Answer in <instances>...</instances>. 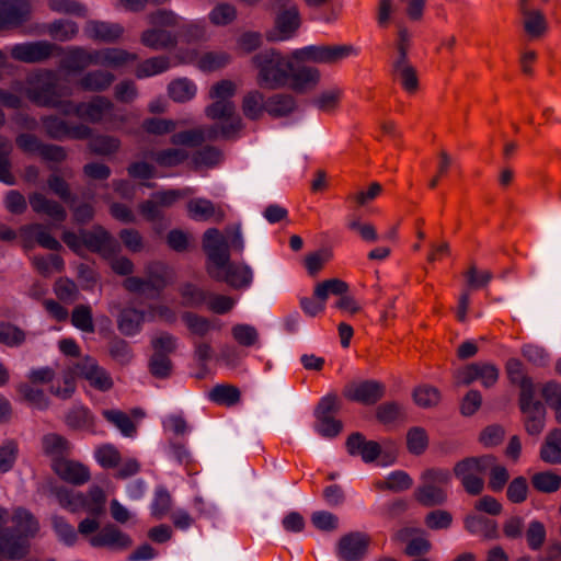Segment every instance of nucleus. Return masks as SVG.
Listing matches in <instances>:
<instances>
[{
	"mask_svg": "<svg viewBox=\"0 0 561 561\" xmlns=\"http://www.w3.org/2000/svg\"><path fill=\"white\" fill-rule=\"evenodd\" d=\"M237 92V85L231 80H221L211 85L209 99L213 103L206 106L205 114L216 123L201 128H194L175 133L171 136V144L175 146L197 147L206 139H232L243 128L240 115L236 113V104L232 101Z\"/></svg>",
	"mask_w": 561,
	"mask_h": 561,
	"instance_id": "nucleus-1",
	"label": "nucleus"
},
{
	"mask_svg": "<svg viewBox=\"0 0 561 561\" xmlns=\"http://www.w3.org/2000/svg\"><path fill=\"white\" fill-rule=\"evenodd\" d=\"M203 250L208 259L207 273L213 279L226 282L236 289L250 287L252 268L245 263L230 262L227 238L217 228L204 232Z\"/></svg>",
	"mask_w": 561,
	"mask_h": 561,
	"instance_id": "nucleus-2",
	"label": "nucleus"
},
{
	"mask_svg": "<svg viewBox=\"0 0 561 561\" xmlns=\"http://www.w3.org/2000/svg\"><path fill=\"white\" fill-rule=\"evenodd\" d=\"M13 528L0 530V553L8 559H21L28 550V538L39 529L36 518L25 508L18 507L12 516Z\"/></svg>",
	"mask_w": 561,
	"mask_h": 561,
	"instance_id": "nucleus-3",
	"label": "nucleus"
},
{
	"mask_svg": "<svg viewBox=\"0 0 561 561\" xmlns=\"http://www.w3.org/2000/svg\"><path fill=\"white\" fill-rule=\"evenodd\" d=\"M257 69L259 87L275 90L289 82L290 61L275 49L263 50L252 58Z\"/></svg>",
	"mask_w": 561,
	"mask_h": 561,
	"instance_id": "nucleus-4",
	"label": "nucleus"
},
{
	"mask_svg": "<svg viewBox=\"0 0 561 561\" xmlns=\"http://www.w3.org/2000/svg\"><path fill=\"white\" fill-rule=\"evenodd\" d=\"M62 241L75 253L80 254L83 249L110 257L117 252L118 244L116 240L101 226H94L92 229H81L79 233L70 230L64 231Z\"/></svg>",
	"mask_w": 561,
	"mask_h": 561,
	"instance_id": "nucleus-5",
	"label": "nucleus"
},
{
	"mask_svg": "<svg viewBox=\"0 0 561 561\" xmlns=\"http://www.w3.org/2000/svg\"><path fill=\"white\" fill-rule=\"evenodd\" d=\"M56 497L60 506L71 513L85 512L89 516L101 517L106 511V493L99 485H92L84 494L68 488H58Z\"/></svg>",
	"mask_w": 561,
	"mask_h": 561,
	"instance_id": "nucleus-6",
	"label": "nucleus"
},
{
	"mask_svg": "<svg viewBox=\"0 0 561 561\" xmlns=\"http://www.w3.org/2000/svg\"><path fill=\"white\" fill-rule=\"evenodd\" d=\"M183 19L171 10H157L148 15L149 23L153 26L142 32L140 42L144 46L153 50H163L178 44V35L163 27H175Z\"/></svg>",
	"mask_w": 561,
	"mask_h": 561,
	"instance_id": "nucleus-7",
	"label": "nucleus"
},
{
	"mask_svg": "<svg viewBox=\"0 0 561 561\" xmlns=\"http://www.w3.org/2000/svg\"><path fill=\"white\" fill-rule=\"evenodd\" d=\"M25 95L37 106H58V96L70 95L58 85L57 73L51 69H38L26 77Z\"/></svg>",
	"mask_w": 561,
	"mask_h": 561,
	"instance_id": "nucleus-8",
	"label": "nucleus"
},
{
	"mask_svg": "<svg viewBox=\"0 0 561 561\" xmlns=\"http://www.w3.org/2000/svg\"><path fill=\"white\" fill-rule=\"evenodd\" d=\"M422 484L415 490L416 501L427 507L442 505L447 500L451 474L446 469H428L421 476Z\"/></svg>",
	"mask_w": 561,
	"mask_h": 561,
	"instance_id": "nucleus-9",
	"label": "nucleus"
},
{
	"mask_svg": "<svg viewBox=\"0 0 561 561\" xmlns=\"http://www.w3.org/2000/svg\"><path fill=\"white\" fill-rule=\"evenodd\" d=\"M494 457L490 455L466 458L456 463L454 473L470 495H478L484 486L483 476L492 467Z\"/></svg>",
	"mask_w": 561,
	"mask_h": 561,
	"instance_id": "nucleus-10",
	"label": "nucleus"
},
{
	"mask_svg": "<svg viewBox=\"0 0 561 561\" xmlns=\"http://www.w3.org/2000/svg\"><path fill=\"white\" fill-rule=\"evenodd\" d=\"M76 116L92 124H123L126 122L124 115H118L114 103L102 95L93 96L87 102H78Z\"/></svg>",
	"mask_w": 561,
	"mask_h": 561,
	"instance_id": "nucleus-11",
	"label": "nucleus"
},
{
	"mask_svg": "<svg viewBox=\"0 0 561 561\" xmlns=\"http://www.w3.org/2000/svg\"><path fill=\"white\" fill-rule=\"evenodd\" d=\"M341 409V402L336 394H327L319 401L314 410V431L322 437L333 438L337 436L343 424L335 417Z\"/></svg>",
	"mask_w": 561,
	"mask_h": 561,
	"instance_id": "nucleus-12",
	"label": "nucleus"
},
{
	"mask_svg": "<svg viewBox=\"0 0 561 561\" xmlns=\"http://www.w3.org/2000/svg\"><path fill=\"white\" fill-rule=\"evenodd\" d=\"M146 275V278L127 277L123 283L124 288L134 294H147L149 298L158 297L168 285L164 267L158 263L149 264Z\"/></svg>",
	"mask_w": 561,
	"mask_h": 561,
	"instance_id": "nucleus-13",
	"label": "nucleus"
},
{
	"mask_svg": "<svg viewBox=\"0 0 561 561\" xmlns=\"http://www.w3.org/2000/svg\"><path fill=\"white\" fill-rule=\"evenodd\" d=\"M12 59L24 64H39L62 51V47L48 41L13 44L7 47Z\"/></svg>",
	"mask_w": 561,
	"mask_h": 561,
	"instance_id": "nucleus-14",
	"label": "nucleus"
},
{
	"mask_svg": "<svg viewBox=\"0 0 561 561\" xmlns=\"http://www.w3.org/2000/svg\"><path fill=\"white\" fill-rule=\"evenodd\" d=\"M41 123L46 136L55 140H85L93 133L92 128L83 123H70L53 114L43 116Z\"/></svg>",
	"mask_w": 561,
	"mask_h": 561,
	"instance_id": "nucleus-15",
	"label": "nucleus"
},
{
	"mask_svg": "<svg viewBox=\"0 0 561 561\" xmlns=\"http://www.w3.org/2000/svg\"><path fill=\"white\" fill-rule=\"evenodd\" d=\"M353 47L348 45H309L291 53L298 61H313L319 64H333L348 57Z\"/></svg>",
	"mask_w": 561,
	"mask_h": 561,
	"instance_id": "nucleus-16",
	"label": "nucleus"
},
{
	"mask_svg": "<svg viewBox=\"0 0 561 561\" xmlns=\"http://www.w3.org/2000/svg\"><path fill=\"white\" fill-rule=\"evenodd\" d=\"M383 383L377 380H360L348 382L343 389V396L350 401L364 405H373L385 394Z\"/></svg>",
	"mask_w": 561,
	"mask_h": 561,
	"instance_id": "nucleus-17",
	"label": "nucleus"
},
{
	"mask_svg": "<svg viewBox=\"0 0 561 561\" xmlns=\"http://www.w3.org/2000/svg\"><path fill=\"white\" fill-rule=\"evenodd\" d=\"M77 376L84 378L91 387L100 391H108L113 387L110 374L91 357L82 358L75 365Z\"/></svg>",
	"mask_w": 561,
	"mask_h": 561,
	"instance_id": "nucleus-18",
	"label": "nucleus"
},
{
	"mask_svg": "<svg viewBox=\"0 0 561 561\" xmlns=\"http://www.w3.org/2000/svg\"><path fill=\"white\" fill-rule=\"evenodd\" d=\"M31 11L28 0H0V28L22 25L30 19Z\"/></svg>",
	"mask_w": 561,
	"mask_h": 561,
	"instance_id": "nucleus-19",
	"label": "nucleus"
},
{
	"mask_svg": "<svg viewBox=\"0 0 561 561\" xmlns=\"http://www.w3.org/2000/svg\"><path fill=\"white\" fill-rule=\"evenodd\" d=\"M301 23L298 8L295 4L282 10L275 21V28L267 33L268 41H287L291 38Z\"/></svg>",
	"mask_w": 561,
	"mask_h": 561,
	"instance_id": "nucleus-20",
	"label": "nucleus"
},
{
	"mask_svg": "<svg viewBox=\"0 0 561 561\" xmlns=\"http://www.w3.org/2000/svg\"><path fill=\"white\" fill-rule=\"evenodd\" d=\"M64 56L59 67L69 73L81 72L91 65H96L94 49H87L82 46L62 47L58 56Z\"/></svg>",
	"mask_w": 561,
	"mask_h": 561,
	"instance_id": "nucleus-21",
	"label": "nucleus"
},
{
	"mask_svg": "<svg viewBox=\"0 0 561 561\" xmlns=\"http://www.w3.org/2000/svg\"><path fill=\"white\" fill-rule=\"evenodd\" d=\"M89 543L94 548L106 547L114 550H125L131 546L133 540L129 535L122 531L116 525L107 524L90 537Z\"/></svg>",
	"mask_w": 561,
	"mask_h": 561,
	"instance_id": "nucleus-22",
	"label": "nucleus"
},
{
	"mask_svg": "<svg viewBox=\"0 0 561 561\" xmlns=\"http://www.w3.org/2000/svg\"><path fill=\"white\" fill-rule=\"evenodd\" d=\"M519 408L524 414L525 428L530 435H538L545 427L546 409L542 402L530 394L526 401L519 399Z\"/></svg>",
	"mask_w": 561,
	"mask_h": 561,
	"instance_id": "nucleus-23",
	"label": "nucleus"
},
{
	"mask_svg": "<svg viewBox=\"0 0 561 561\" xmlns=\"http://www.w3.org/2000/svg\"><path fill=\"white\" fill-rule=\"evenodd\" d=\"M369 537L362 533L343 536L337 545V556L342 561H359L367 551Z\"/></svg>",
	"mask_w": 561,
	"mask_h": 561,
	"instance_id": "nucleus-24",
	"label": "nucleus"
},
{
	"mask_svg": "<svg viewBox=\"0 0 561 561\" xmlns=\"http://www.w3.org/2000/svg\"><path fill=\"white\" fill-rule=\"evenodd\" d=\"M345 445L351 456H359L366 463L375 461L381 455V446L375 440H367L358 432L351 434Z\"/></svg>",
	"mask_w": 561,
	"mask_h": 561,
	"instance_id": "nucleus-25",
	"label": "nucleus"
},
{
	"mask_svg": "<svg viewBox=\"0 0 561 561\" xmlns=\"http://www.w3.org/2000/svg\"><path fill=\"white\" fill-rule=\"evenodd\" d=\"M54 470L60 479L75 485H82L91 478L87 466L69 459L55 460Z\"/></svg>",
	"mask_w": 561,
	"mask_h": 561,
	"instance_id": "nucleus-26",
	"label": "nucleus"
},
{
	"mask_svg": "<svg viewBox=\"0 0 561 561\" xmlns=\"http://www.w3.org/2000/svg\"><path fill=\"white\" fill-rule=\"evenodd\" d=\"M84 33L96 42L115 43L124 34V27L118 23L91 20L87 22Z\"/></svg>",
	"mask_w": 561,
	"mask_h": 561,
	"instance_id": "nucleus-27",
	"label": "nucleus"
},
{
	"mask_svg": "<svg viewBox=\"0 0 561 561\" xmlns=\"http://www.w3.org/2000/svg\"><path fill=\"white\" fill-rule=\"evenodd\" d=\"M507 378L511 383L520 389L519 399L526 401L530 394H535L533 379L526 374L523 363L517 358H510L505 365Z\"/></svg>",
	"mask_w": 561,
	"mask_h": 561,
	"instance_id": "nucleus-28",
	"label": "nucleus"
},
{
	"mask_svg": "<svg viewBox=\"0 0 561 561\" xmlns=\"http://www.w3.org/2000/svg\"><path fill=\"white\" fill-rule=\"evenodd\" d=\"M98 66L121 68L137 60L138 56L123 48L107 47L94 49Z\"/></svg>",
	"mask_w": 561,
	"mask_h": 561,
	"instance_id": "nucleus-29",
	"label": "nucleus"
},
{
	"mask_svg": "<svg viewBox=\"0 0 561 561\" xmlns=\"http://www.w3.org/2000/svg\"><path fill=\"white\" fill-rule=\"evenodd\" d=\"M28 202L36 214L46 215L55 221L62 222L67 217L65 208L58 202L47 198L42 193L31 194Z\"/></svg>",
	"mask_w": 561,
	"mask_h": 561,
	"instance_id": "nucleus-30",
	"label": "nucleus"
},
{
	"mask_svg": "<svg viewBox=\"0 0 561 561\" xmlns=\"http://www.w3.org/2000/svg\"><path fill=\"white\" fill-rule=\"evenodd\" d=\"M115 76L107 70H92L85 72L78 81V85L83 91L103 92L114 82Z\"/></svg>",
	"mask_w": 561,
	"mask_h": 561,
	"instance_id": "nucleus-31",
	"label": "nucleus"
},
{
	"mask_svg": "<svg viewBox=\"0 0 561 561\" xmlns=\"http://www.w3.org/2000/svg\"><path fill=\"white\" fill-rule=\"evenodd\" d=\"M145 321H147L145 311L135 308H125L119 313L117 328L122 334L134 336L141 331Z\"/></svg>",
	"mask_w": 561,
	"mask_h": 561,
	"instance_id": "nucleus-32",
	"label": "nucleus"
},
{
	"mask_svg": "<svg viewBox=\"0 0 561 561\" xmlns=\"http://www.w3.org/2000/svg\"><path fill=\"white\" fill-rule=\"evenodd\" d=\"M243 115L250 121H259L264 113H267L266 99L259 90H252L242 99Z\"/></svg>",
	"mask_w": 561,
	"mask_h": 561,
	"instance_id": "nucleus-33",
	"label": "nucleus"
},
{
	"mask_svg": "<svg viewBox=\"0 0 561 561\" xmlns=\"http://www.w3.org/2000/svg\"><path fill=\"white\" fill-rule=\"evenodd\" d=\"M393 76L408 93H414L419 88V79L415 69L408 59H398L393 66Z\"/></svg>",
	"mask_w": 561,
	"mask_h": 561,
	"instance_id": "nucleus-34",
	"label": "nucleus"
},
{
	"mask_svg": "<svg viewBox=\"0 0 561 561\" xmlns=\"http://www.w3.org/2000/svg\"><path fill=\"white\" fill-rule=\"evenodd\" d=\"M540 458L547 463H561V428H556L547 435L540 448Z\"/></svg>",
	"mask_w": 561,
	"mask_h": 561,
	"instance_id": "nucleus-35",
	"label": "nucleus"
},
{
	"mask_svg": "<svg viewBox=\"0 0 561 561\" xmlns=\"http://www.w3.org/2000/svg\"><path fill=\"white\" fill-rule=\"evenodd\" d=\"M320 73L317 68L313 67H299L289 70V80L291 87L297 91H304L318 83Z\"/></svg>",
	"mask_w": 561,
	"mask_h": 561,
	"instance_id": "nucleus-36",
	"label": "nucleus"
},
{
	"mask_svg": "<svg viewBox=\"0 0 561 561\" xmlns=\"http://www.w3.org/2000/svg\"><path fill=\"white\" fill-rule=\"evenodd\" d=\"M267 114L272 117H285L296 108L294 96L285 93H277L266 99Z\"/></svg>",
	"mask_w": 561,
	"mask_h": 561,
	"instance_id": "nucleus-37",
	"label": "nucleus"
},
{
	"mask_svg": "<svg viewBox=\"0 0 561 561\" xmlns=\"http://www.w3.org/2000/svg\"><path fill=\"white\" fill-rule=\"evenodd\" d=\"M374 484L377 490L401 492L409 490L413 484V480L405 471L396 470L390 472L387 478L376 480Z\"/></svg>",
	"mask_w": 561,
	"mask_h": 561,
	"instance_id": "nucleus-38",
	"label": "nucleus"
},
{
	"mask_svg": "<svg viewBox=\"0 0 561 561\" xmlns=\"http://www.w3.org/2000/svg\"><path fill=\"white\" fill-rule=\"evenodd\" d=\"M182 319L188 331L196 336L204 337L211 330L219 329L218 321H211L194 312H184Z\"/></svg>",
	"mask_w": 561,
	"mask_h": 561,
	"instance_id": "nucleus-39",
	"label": "nucleus"
},
{
	"mask_svg": "<svg viewBox=\"0 0 561 561\" xmlns=\"http://www.w3.org/2000/svg\"><path fill=\"white\" fill-rule=\"evenodd\" d=\"M103 417L115 426L123 436L125 437H135L137 434V428L131 419L121 410H103Z\"/></svg>",
	"mask_w": 561,
	"mask_h": 561,
	"instance_id": "nucleus-40",
	"label": "nucleus"
},
{
	"mask_svg": "<svg viewBox=\"0 0 561 561\" xmlns=\"http://www.w3.org/2000/svg\"><path fill=\"white\" fill-rule=\"evenodd\" d=\"M66 424L75 430H92L94 427V417L87 407L77 404L67 413Z\"/></svg>",
	"mask_w": 561,
	"mask_h": 561,
	"instance_id": "nucleus-41",
	"label": "nucleus"
},
{
	"mask_svg": "<svg viewBox=\"0 0 561 561\" xmlns=\"http://www.w3.org/2000/svg\"><path fill=\"white\" fill-rule=\"evenodd\" d=\"M43 450L47 456H50L55 460L64 459L70 450L69 442L61 435L56 433H49L44 435L42 439Z\"/></svg>",
	"mask_w": 561,
	"mask_h": 561,
	"instance_id": "nucleus-42",
	"label": "nucleus"
},
{
	"mask_svg": "<svg viewBox=\"0 0 561 561\" xmlns=\"http://www.w3.org/2000/svg\"><path fill=\"white\" fill-rule=\"evenodd\" d=\"M32 265L45 277L53 273H61L65 268L64 259L58 254L34 255L32 257Z\"/></svg>",
	"mask_w": 561,
	"mask_h": 561,
	"instance_id": "nucleus-43",
	"label": "nucleus"
},
{
	"mask_svg": "<svg viewBox=\"0 0 561 561\" xmlns=\"http://www.w3.org/2000/svg\"><path fill=\"white\" fill-rule=\"evenodd\" d=\"M150 158L159 167L173 168L182 164L188 158V152L181 148H168L151 152Z\"/></svg>",
	"mask_w": 561,
	"mask_h": 561,
	"instance_id": "nucleus-44",
	"label": "nucleus"
},
{
	"mask_svg": "<svg viewBox=\"0 0 561 561\" xmlns=\"http://www.w3.org/2000/svg\"><path fill=\"white\" fill-rule=\"evenodd\" d=\"M170 68V59L165 56L151 57L138 64L135 75L138 79H144L160 75Z\"/></svg>",
	"mask_w": 561,
	"mask_h": 561,
	"instance_id": "nucleus-45",
	"label": "nucleus"
},
{
	"mask_svg": "<svg viewBox=\"0 0 561 561\" xmlns=\"http://www.w3.org/2000/svg\"><path fill=\"white\" fill-rule=\"evenodd\" d=\"M89 149L94 154L110 156L118 151L121 140L117 137L108 135H98L89 138Z\"/></svg>",
	"mask_w": 561,
	"mask_h": 561,
	"instance_id": "nucleus-46",
	"label": "nucleus"
},
{
	"mask_svg": "<svg viewBox=\"0 0 561 561\" xmlns=\"http://www.w3.org/2000/svg\"><path fill=\"white\" fill-rule=\"evenodd\" d=\"M23 232L33 236L36 242L44 249L51 251H59L61 249L60 242L41 224L28 225L23 228Z\"/></svg>",
	"mask_w": 561,
	"mask_h": 561,
	"instance_id": "nucleus-47",
	"label": "nucleus"
},
{
	"mask_svg": "<svg viewBox=\"0 0 561 561\" xmlns=\"http://www.w3.org/2000/svg\"><path fill=\"white\" fill-rule=\"evenodd\" d=\"M466 529L474 535L492 538L496 535V523L490 518L472 515L465 520Z\"/></svg>",
	"mask_w": 561,
	"mask_h": 561,
	"instance_id": "nucleus-48",
	"label": "nucleus"
},
{
	"mask_svg": "<svg viewBox=\"0 0 561 561\" xmlns=\"http://www.w3.org/2000/svg\"><path fill=\"white\" fill-rule=\"evenodd\" d=\"M196 90L195 83L186 78L176 79L168 87L169 95L175 102H186L193 99Z\"/></svg>",
	"mask_w": 561,
	"mask_h": 561,
	"instance_id": "nucleus-49",
	"label": "nucleus"
},
{
	"mask_svg": "<svg viewBox=\"0 0 561 561\" xmlns=\"http://www.w3.org/2000/svg\"><path fill=\"white\" fill-rule=\"evenodd\" d=\"M209 399L220 405L231 407L240 400V391L230 385H217L208 393Z\"/></svg>",
	"mask_w": 561,
	"mask_h": 561,
	"instance_id": "nucleus-50",
	"label": "nucleus"
},
{
	"mask_svg": "<svg viewBox=\"0 0 561 561\" xmlns=\"http://www.w3.org/2000/svg\"><path fill=\"white\" fill-rule=\"evenodd\" d=\"M187 214L195 221H207L216 214L215 205L206 198H193L187 203Z\"/></svg>",
	"mask_w": 561,
	"mask_h": 561,
	"instance_id": "nucleus-51",
	"label": "nucleus"
},
{
	"mask_svg": "<svg viewBox=\"0 0 561 561\" xmlns=\"http://www.w3.org/2000/svg\"><path fill=\"white\" fill-rule=\"evenodd\" d=\"M524 16V28L531 37H539L547 28L543 14L538 10L524 9L520 11Z\"/></svg>",
	"mask_w": 561,
	"mask_h": 561,
	"instance_id": "nucleus-52",
	"label": "nucleus"
},
{
	"mask_svg": "<svg viewBox=\"0 0 561 561\" xmlns=\"http://www.w3.org/2000/svg\"><path fill=\"white\" fill-rule=\"evenodd\" d=\"M348 290V285L339 278L323 280L314 287L313 295L317 299L327 301L330 295L342 296Z\"/></svg>",
	"mask_w": 561,
	"mask_h": 561,
	"instance_id": "nucleus-53",
	"label": "nucleus"
},
{
	"mask_svg": "<svg viewBox=\"0 0 561 561\" xmlns=\"http://www.w3.org/2000/svg\"><path fill=\"white\" fill-rule=\"evenodd\" d=\"M531 483L539 492L553 493L561 486V476L551 471L538 472L533 476Z\"/></svg>",
	"mask_w": 561,
	"mask_h": 561,
	"instance_id": "nucleus-54",
	"label": "nucleus"
},
{
	"mask_svg": "<svg viewBox=\"0 0 561 561\" xmlns=\"http://www.w3.org/2000/svg\"><path fill=\"white\" fill-rule=\"evenodd\" d=\"M78 31L77 23L69 20H56L48 26L49 35L60 42L72 39Z\"/></svg>",
	"mask_w": 561,
	"mask_h": 561,
	"instance_id": "nucleus-55",
	"label": "nucleus"
},
{
	"mask_svg": "<svg viewBox=\"0 0 561 561\" xmlns=\"http://www.w3.org/2000/svg\"><path fill=\"white\" fill-rule=\"evenodd\" d=\"M180 294L183 298V305L186 307H199L207 302L209 293L192 283L184 284Z\"/></svg>",
	"mask_w": 561,
	"mask_h": 561,
	"instance_id": "nucleus-56",
	"label": "nucleus"
},
{
	"mask_svg": "<svg viewBox=\"0 0 561 561\" xmlns=\"http://www.w3.org/2000/svg\"><path fill=\"white\" fill-rule=\"evenodd\" d=\"M233 340L241 346L251 347L259 343V332L250 324L239 323L231 328Z\"/></svg>",
	"mask_w": 561,
	"mask_h": 561,
	"instance_id": "nucleus-57",
	"label": "nucleus"
},
{
	"mask_svg": "<svg viewBox=\"0 0 561 561\" xmlns=\"http://www.w3.org/2000/svg\"><path fill=\"white\" fill-rule=\"evenodd\" d=\"M172 506L171 494L164 488H158L151 502V515L156 519H162L167 516Z\"/></svg>",
	"mask_w": 561,
	"mask_h": 561,
	"instance_id": "nucleus-58",
	"label": "nucleus"
},
{
	"mask_svg": "<svg viewBox=\"0 0 561 561\" xmlns=\"http://www.w3.org/2000/svg\"><path fill=\"white\" fill-rule=\"evenodd\" d=\"M76 376L75 367L64 373L62 378L56 379L51 385V393L61 399L70 398L76 390Z\"/></svg>",
	"mask_w": 561,
	"mask_h": 561,
	"instance_id": "nucleus-59",
	"label": "nucleus"
},
{
	"mask_svg": "<svg viewBox=\"0 0 561 561\" xmlns=\"http://www.w3.org/2000/svg\"><path fill=\"white\" fill-rule=\"evenodd\" d=\"M71 323L83 332L93 333L94 324L91 307L87 305L77 306L71 313Z\"/></svg>",
	"mask_w": 561,
	"mask_h": 561,
	"instance_id": "nucleus-60",
	"label": "nucleus"
},
{
	"mask_svg": "<svg viewBox=\"0 0 561 561\" xmlns=\"http://www.w3.org/2000/svg\"><path fill=\"white\" fill-rule=\"evenodd\" d=\"M18 391L23 399L34 408L38 410L48 408L49 402L43 390L28 383H22L19 386Z\"/></svg>",
	"mask_w": 561,
	"mask_h": 561,
	"instance_id": "nucleus-61",
	"label": "nucleus"
},
{
	"mask_svg": "<svg viewBox=\"0 0 561 561\" xmlns=\"http://www.w3.org/2000/svg\"><path fill=\"white\" fill-rule=\"evenodd\" d=\"M230 55L226 51H208L202 55L197 61L199 69L214 71L228 65Z\"/></svg>",
	"mask_w": 561,
	"mask_h": 561,
	"instance_id": "nucleus-62",
	"label": "nucleus"
},
{
	"mask_svg": "<svg viewBox=\"0 0 561 561\" xmlns=\"http://www.w3.org/2000/svg\"><path fill=\"white\" fill-rule=\"evenodd\" d=\"M51 524L58 539L65 545L73 546L77 542L78 533L64 517L54 516L51 518Z\"/></svg>",
	"mask_w": 561,
	"mask_h": 561,
	"instance_id": "nucleus-63",
	"label": "nucleus"
},
{
	"mask_svg": "<svg viewBox=\"0 0 561 561\" xmlns=\"http://www.w3.org/2000/svg\"><path fill=\"white\" fill-rule=\"evenodd\" d=\"M541 392L548 405L554 410L557 422L561 424V385L549 381L543 386Z\"/></svg>",
	"mask_w": 561,
	"mask_h": 561,
	"instance_id": "nucleus-64",
	"label": "nucleus"
}]
</instances>
